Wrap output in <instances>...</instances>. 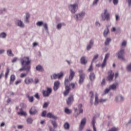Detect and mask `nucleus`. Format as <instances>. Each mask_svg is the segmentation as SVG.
I'll return each mask as SVG.
<instances>
[{"label": "nucleus", "mask_w": 131, "mask_h": 131, "mask_svg": "<svg viewBox=\"0 0 131 131\" xmlns=\"http://www.w3.org/2000/svg\"><path fill=\"white\" fill-rule=\"evenodd\" d=\"M48 106H49V103L45 102L43 105V108H47Z\"/></svg>", "instance_id": "nucleus-57"}, {"label": "nucleus", "mask_w": 131, "mask_h": 131, "mask_svg": "<svg viewBox=\"0 0 131 131\" xmlns=\"http://www.w3.org/2000/svg\"><path fill=\"white\" fill-rule=\"evenodd\" d=\"M52 93V88L47 87V90H43L42 91L43 97L47 98V97H50V95Z\"/></svg>", "instance_id": "nucleus-7"}, {"label": "nucleus", "mask_w": 131, "mask_h": 131, "mask_svg": "<svg viewBox=\"0 0 131 131\" xmlns=\"http://www.w3.org/2000/svg\"><path fill=\"white\" fill-rule=\"evenodd\" d=\"M101 18L102 21H110V14L108 13V10L104 9V13H101Z\"/></svg>", "instance_id": "nucleus-2"}, {"label": "nucleus", "mask_w": 131, "mask_h": 131, "mask_svg": "<svg viewBox=\"0 0 131 131\" xmlns=\"http://www.w3.org/2000/svg\"><path fill=\"white\" fill-rule=\"evenodd\" d=\"M126 69L128 71L131 72V63L127 67Z\"/></svg>", "instance_id": "nucleus-53"}, {"label": "nucleus", "mask_w": 131, "mask_h": 131, "mask_svg": "<svg viewBox=\"0 0 131 131\" xmlns=\"http://www.w3.org/2000/svg\"><path fill=\"white\" fill-rule=\"evenodd\" d=\"M27 98H28V101L30 103H33V102H34V98H33V96H30L29 95H27Z\"/></svg>", "instance_id": "nucleus-28"}, {"label": "nucleus", "mask_w": 131, "mask_h": 131, "mask_svg": "<svg viewBox=\"0 0 131 131\" xmlns=\"http://www.w3.org/2000/svg\"><path fill=\"white\" fill-rule=\"evenodd\" d=\"M74 101V97L73 95L71 94L68 98V99L67 100V104L68 106H71V104L72 103H73V101Z\"/></svg>", "instance_id": "nucleus-9"}, {"label": "nucleus", "mask_w": 131, "mask_h": 131, "mask_svg": "<svg viewBox=\"0 0 131 131\" xmlns=\"http://www.w3.org/2000/svg\"><path fill=\"white\" fill-rule=\"evenodd\" d=\"M79 84H82L83 83V81H84V79L85 78V74L83 73V71L80 70L79 71Z\"/></svg>", "instance_id": "nucleus-5"}, {"label": "nucleus", "mask_w": 131, "mask_h": 131, "mask_svg": "<svg viewBox=\"0 0 131 131\" xmlns=\"http://www.w3.org/2000/svg\"><path fill=\"white\" fill-rule=\"evenodd\" d=\"M92 70H93V62H91V64L89 68L88 69V71H89V72L92 71Z\"/></svg>", "instance_id": "nucleus-51"}, {"label": "nucleus", "mask_w": 131, "mask_h": 131, "mask_svg": "<svg viewBox=\"0 0 131 131\" xmlns=\"http://www.w3.org/2000/svg\"><path fill=\"white\" fill-rule=\"evenodd\" d=\"M10 73V69L9 68H7L6 69V72L5 73V78L7 79L8 78V75H9V74Z\"/></svg>", "instance_id": "nucleus-40"}, {"label": "nucleus", "mask_w": 131, "mask_h": 131, "mask_svg": "<svg viewBox=\"0 0 131 131\" xmlns=\"http://www.w3.org/2000/svg\"><path fill=\"white\" fill-rule=\"evenodd\" d=\"M106 62H107V61L103 60V62H102V63L101 64V67H102V68L105 67V66L106 65Z\"/></svg>", "instance_id": "nucleus-56"}, {"label": "nucleus", "mask_w": 131, "mask_h": 131, "mask_svg": "<svg viewBox=\"0 0 131 131\" xmlns=\"http://www.w3.org/2000/svg\"><path fill=\"white\" fill-rule=\"evenodd\" d=\"M82 113H83V110L82 108H80L79 110V113L77 114V115L75 116V117H77L79 114H81Z\"/></svg>", "instance_id": "nucleus-43"}, {"label": "nucleus", "mask_w": 131, "mask_h": 131, "mask_svg": "<svg viewBox=\"0 0 131 131\" xmlns=\"http://www.w3.org/2000/svg\"><path fill=\"white\" fill-rule=\"evenodd\" d=\"M74 75H75V73H74V71L72 70V69L70 70V74L69 76V80L71 81L72 79H73V78L74 77Z\"/></svg>", "instance_id": "nucleus-21"}, {"label": "nucleus", "mask_w": 131, "mask_h": 131, "mask_svg": "<svg viewBox=\"0 0 131 131\" xmlns=\"http://www.w3.org/2000/svg\"><path fill=\"white\" fill-rule=\"evenodd\" d=\"M42 117H46L47 116V111H44L41 113Z\"/></svg>", "instance_id": "nucleus-48"}, {"label": "nucleus", "mask_w": 131, "mask_h": 131, "mask_svg": "<svg viewBox=\"0 0 131 131\" xmlns=\"http://www.w3.org/2000/svg\"><path fill=\"white\" fill-rule=\"evenodd\" d=\"M108 33H109V29L107 28V29L104 30L103 32V36L104 37H107V35H108Z\"/></svg>", "instance_id": "nucleus-34"}, {"label": "nucleus", "mask_w": 131, "mask_h": 131, "mask_svg": "<svg viewBox=\"0 0 131 131\" xmlns=\"http://www.w3.org/2000/svg\"><path fill=\"white\" fill-rule=\"evenodd\" d=\"M63 24H58L56 27L57 29H58V30H60V29H61Z\"/></svg>", "instance_id": "nucleus-44"}, {"label": "nucleus", "mask_w": 131, "mask_h": 131, "mask_svg": "<svg viewBox=\"0 0 131 131\" xmlns=\"http://www.w3.org/2000/svg\"><path fill=\"white\" fill-rule=\"evenodd\" d=\"M128 3V8H130L131 7V0H126Z\"/></svg>", "instance_id": "nucleus-59"}, {"label": "nucleus", "mask_w": 131, "mask_h": 131, "mask_svg": "<svg viewBox=\"0 0 131 131\" xmlns=\"http://www.w3.org/2000/svg\"><path fill=\"white\" fill-rule=\"evenodd\" d=\"M99 103H100V101H99V98L98 97V95H97V94H96L95 95L94 105H95V106H97L98 105V104H99Z\"/></svg>", "instance_id": "nucleus-33"}, {"label": "nucleus", "mask_w": 131, "mask_h": 131, "mask_svg": "<svg viewBox=\"0 0 131 131\" xmlns=\"http://www.w3.org/2000/svg\"><path fill=\"white\" fill-rule=\"evenodd\" d=\"M78 9V5L75 3L71 5V12L72 14H75Z\"/></svg>", "instance_id": "nucleus-8"}, {"label": "nucleus", "mask_w": 131, "mask_h": 131, "mask_svg": "<svg viewBox=\"0 0 131 131\" xmlns=\"http://www.w3.org/2000/svg\"><path fill=\"white\" fill-rule=\"evenodd\" d=\"M85 123H86V119H85V118L82 119L80 122V124L79 125V130L81 131L83 129V127H84Z\"/></svg>", "instance_id": "nucleus-11"}, {"label": "nucleus", "mask_w": 131, "mask_h": 131, "mask_svg": "<svg viewBox=\"0 0 131 131\" xmlns=\"http://www.w3.org/2000/svg\"><path fill=\"white\" fill-rule=\"evenodd\" d=\"M105 84H106V81L105 80V78H103L102 79V82H101V85L102 86H104V85H105Z\"/></svg>", "instance_id": "nucleus-46"}, {"label": "nucleus", "mask_w": 131, "mask_h": 131, "mask_svg": "<svg viewBox=\"0 0 131 131\" xmlns=\"http://www.w3.org/2000/svg\"><path fill=\"white\" fill-rule=\"evenodd\" d=\"M70 128V124H69V123L66 122V129H69Z\"/></svg>", "instance_id": "nucleus-58"}, {"label": "nucleus", "mask_w": 131, "mask_h": 131, "mask_svg": "<svg viewBox=\"0 0 131 131\" xmlns=\"http://www.w3.org/2000/svg\"><path fill=\"white\" fill-rule=\"evenodd\" d=\"M116 130H117V128H112L111 129H110L107 131H116Z\"/></svg>", "instance_id": "nucleus-62"}, {"label": "nucleus", "mask_w": 131, "mask_h": 131, "mask_svg": "<svg viewBox=\"0 0 131 131\" xmlns=\"http://www.w3.org/2000/svg\"><path fill=\"white\" fill-rule=\"evenodd\" d=\"M7 53L9 57H14V54L12 53V50L11 49L7 50Z\"/></svg>", "instance_id": "nucleus-36"}, {"label": "nucleus", "mask_w": 131, "mask_h": 131, "mask_svg": "<svg viewBox=\"0 0 131 131\" xmlns=\"http://www.w3.org/2000/svg\"><path fill=\"white\" fill-rule=\"evenodd\" d=\"M115 99L116 102H123L124 101V97L121 95H119L116 97Z\"/></svg>", "instance_id": "nucleus-18"}, {"label": "nucleus", "mask_w": 131, "mask_h": 131, "mask_svg": "<svg viewBox=\"0 0 131 131\" xmlns=\"http://www.w3.org/2000/svg\"><path fill=\"white\" fill-rule=\"evenodd\" d=\"M95 25L97 27H101V24L99 21H96Z\"/></svg>", "instance_id": "nucleus-54"}, {"label": "nucleus", "mask_w": 131, "mask_h": 131, "mask_svg": "<svg viewBox=\"0 0 131 131\" xmlns=\"http://www.w3.org/2000/svg\"><path fill=\"white\" fill-rule=\"evenodd\" d=\"M70 86H72V89H74L75 88V84H74V83H72L70 84L69 86L68 85H66V96L69 94V92H70V90H71Z\"/></svg>", "instance_id": "nucleus-10"}, {"label": "nucleus", "mask_w": 131, "mask_h": 131, "mask_svg": "<svg viewBox=\"0 0 131 131\" xmlns=\"http://www.w3.org/2000/svg\"><path fill=\"white\" fill-rule=\"evenodd\" d=\"M33 82V79L30 77H27L25 79V83L26 84H30Z\"/></svg>", "instance_id": "nucleus-17"}, {"label": "nucleus", "mask_w": 131, "mask_h": 131, "mask_svg": "<svg viewBox=\"0 0 131 131\" xmlns=\"http://www.w3.org/2000/svg\"><path fill=\"white\" fill-rule=\"evenodd\" d=\"M7 37V33L6 32H2L0 33V38L5 39Z\"/></svg>", "instance_id": "nucleus-35"}, {"label": "nucleus", "mask_w": 131, "mask_h": 131, "mask_svg": "<svg viewBox=\"0 0 131 131\" xmlns=\"http://www.w3.org/2000/svg\"><path fill=\"white\" fill-rule=\"evenodd\" d=\"M113 77H114V73L111 71L110 74L107 76V79L108 81H112L113 80Z\"/></svg>", "instance_id": "nucleus-23"}, {"label": "nucleus", "mask_w": 131, "mask_h": 131, "mask_svg": "<svg viewBox=\"0 0 131 131\" xmlns=\"http://www.w3.org/2000/svg\"><path fill=\"white\" fill-rule=\"evenodd\" d=\"M93 46H94V40L91 39L90 40L89 44L87 45L86 50L90 51L91 49L93 47Z\"/></svg>", "instance_id": "nucleus-15"}, {"label": "nucleus", "mask_w": 131, "mask_h": 131, "mask_svg": "<svg viewBox=\"0 0 131 131\" xmlns=\"http://www.w3.org/2000/svg\"><path fill=\"white\" fill-rule=\"evenodd\" d=\"M21 66H31L29 65L31 63V60L29 57H24L20 59Z\"/></svg>", "instance_id": "nucleus-1"}, {"label": "nucleus", "mask_w": 131, "mask_h": 131, "mask_svg": "<svg viewBox=\"0 0 131 131\" xmlns=\"http://www.w3.org/2000/svg\"><path fill=\"white\" fill-rule=\"evenodd\" d=\"M51 123L52 125H53L54 128H56V127H57L58 125H57V123H56L55 121H51Z\"/></svg>", "instance_id": "nucleus-41"}, {"label": "nucleus", "mask_w": 131, "mask_h": 131, "mask_svg": "<svg viewBox=\"0 0 131 131\" xmlns=\"http://www.w3.org/2000/svg\"><path fill=\"white\" fill-rule=\"evenodd\" d=\"M99 57V54H96L94 57L93 59H92V63H93L94 61H95V60H97V59H98V58Z\"/></svg>", "instance_id": "nucleus-45"}, {"label": "nucleus", "mask_w": 131, "mask_h": 131, "mask_svg": "<svg viewBox=\"0 0 131 131\" xmlns=\"http://www.w3.org/2000/svg\"><path fill=\"white\" fill-rule=\"evenodd\" d=\"M34 80H35V82H34L35 84H37V83H38V82H39V80H38V78H35Z\"/></svg>", "instance_id": "nucleus-61"}, {"label": "nucleus", "mask_w": 131, "mask_h": 131, "mask_svg": "<svg viewBox=\"0 0 131 131\" xmlns=\"http://www.w3.org/2000/svg\"><path fill=\"white\" fill-rule=\"evenodd\" d=\"M96 123V117L94 116L92 120V124L93 125V128L94 131H97V129L96 128V126L95 125Z\"/></svg>", "instance_id": "nucleus-19"}, {"label": "nucleus", "mask_w": 131, "mask_h": 131, "mask_svg": "<svg viewBox=\"0 0 131 131\" xmlns=\"http://www.w3.org/2000/svg\"><path fill=\"white\" fill-rule=\"evenodd\" d=\"M72 113V110H70L68 108V107H66V114H68L70 115Z\"/></svg>", "instance_id": "nucleus-39"}, {"label": "nucleus", "mask_w": 131, "mask_h": 131, "mask_svg": "<svg viewBox=\"0 0 131 131\" xmlns=\"http://www.w3.org/2000/svg\"><path fill=\"white\" fill-rule=\"evenodd\" d=\"M18 61V57H14L13 59L11 60L12 63H16Z\"/></svg>", "instance_id": "nucleus-50"}, {"label": "nucleus", "mask_w": 131, "mask_h": 131, "mask_svg": "<svg viewBox=\"0 0 131 131\" xmlns=\"http://www.w3.org/2000/svg\"><path fill=\"white\" fill-rule=\"evenodd\" d=\"M37 71H43V68L41 65L39 64L36 67Z\"/></svg>", "instance_id": "nucleus-32"}, {"label": "nucleus", "mask_w": 131, "mask_h": 131, "mask_svg": "<svg viewBox=\"0 0 131 131\" xmlns=\"http://www.w3.org/2000/svg\"><path fill=\"white\" fill-rule=\"evenodd\" d=\"M43 27L45 30H46L47 32H49V28L48 27V24L47 23H44L43 24Z\"/></svg>", "instance_id": "nucleus-38"}, {"label": "nucleus", "mask_w": 131, "mask_h": 131, "mask_svg": "<svg viewBox=\"0 0 131 131\" xmlns=\"http://www.w3.org/2000/svg\"><path fill=\"white\" fill-rule=\"evenodd\" d=\"M16 80V76L15 75L13 74L11 75L10 76V80L9 82V84H13L14 83V82Z\"/></svg>", "instance_id": "nucleus-22"}, {"label": "nucleus", "mask_w": 131, "mask_h": 131, "mask_svg": "<svg viewBox=\"0 0 131 131\" xmlns=\"http://www.w3.org/2000/svg\"><path fill=\"white\" fill-rule=\"evenodd\" d=\"M15 24L20 28H24L25 27V25L23 23V21L21 19H17L15 23Z\"/></svg>", "instance_id": "nucleus-12"}, {"label": "nucleus", "mask_w": 131, "mask_h": 131, "mask_svg": "<svg viewBox=\"0 0 131 131\" xmlns=\"http://www.w3.org/2000/svg\"><path fill=\"white\" fill-rule=\"evenodd\" d=\"M5 12H7V9L6 8H3V9L0 10V15H2V14H4Z\"/></svg>", "instance_id": "nucleus-47"}, {"label": "nucleus", "mask_w": 131, "mask_h": 131, "mask_svg": "<svg viewBox=\"0 0 131 131\" xmlns=\"http://www.w3.org/2000/svg\"><path fill=\"white\" fill-rule=\"evenodd\" d=\"M84 17H85V11H82L74 15V18L77 21H82Z\"/></svg>", "instance_id": "nucleus-3"}, {"label": "nucleus", "mask_w": 131, "mask_h": 131, "mask_svg": "<svg viewBox=\"0 0 131 131\" xmlns=\"http://www.w3.org/2000/svg\"><path fill=\"white\" fill-rule=\"evenodd\" d=\"M117 58L124 61V49H121L117 53Z\"/></svg>", "instance_id": "nucleus-6"}, {"label": "nucleus", "mask_w": 131, "mask_h": 131, "mask_svg": "<svg viewBox=\"0 0 131 131\" xmlns=\"http://www.w3.org/2000/svg\"><path fill=\"white\" fill-rule=\"evenodd\" d=\"M64 76V73L63 72H60L57 74H53L52 75L50 76L51 80H55L58 78V79H61L62 77Z\"/></svg>", "instance_id": "nucleus-4"}, {"label": "nucleus", "mask_w": 131, "mask_h": 131, "mask_svg": "<svg viewBox=\"0 0 131 131\" xmlns=\"http://www.w3.org/2000/svg\"><path fill=\"white\" fill-rule=\"evenodd\" d=\"M19 111L20 112L17 113L18 115H21V116H26L27 115L26 112H24L23 108H20Z\"/></svg>", "instance_id": "nucleus-26"}, {"label": "nucleus", "mask_w": 131, "mask_h": 131, "mask_svg": "<svg viewBox=\"0 0 131 131\" xmlns=\"http://www.w3.org/2000/svg\"><path fill=\"white\" fill-rule=\"evenodd\" d=\"M109 56H110V53H107L105 54L104 60L105 61H107V59L109 58Z\"/></svg>", "instance_id": "nucleus-49"}, {"label": "nucleus", "mask_w": 131, "mask_h": 131, "mask_svg": "<svg viewBox=\"0 0 131 131\" xmlns=\"http://www.w3.org/2000/svg\"><path fill=\"white\" fill-rule=\"evenodd\" d=\"M34 97L35 98H36V99H37V100H39V95H38V93H36L34 95Z\"/></svg>", "instance_id": "nucleus-60"}, {"label": "nucleus", "mask_w": 131, "mask_h": 131, "mask_svg": "<svg viewBox=\"0 0 131 131\" xmlns=\"http://www.w3.org/2000/svg\"><path fill=\"white\" fill-rule=\"evenodd\" d=\"M22 66V68H20L19 70V71H23V70H25L26 72H29V71H30V69H31V66H26L25 65Z\"/></svg>", "instance_id": "nucleus-13"}, {"label": "nucleus", "mask_w": 131, "mask_h": 131, "mask_svg": "<svg viewBox=\"0 0 131 131\" xmlns=\"http://www.w3.org/2000/svg\"><path fill=\"white\" fill-rule=\"evenodd\" d=\"M90 95H91L90 103H91V105H93V104L94 103V93L93 92V91H91L90 92Z\"/></svg>", "instance_id": "nucleus-31"}, {"label": "nucleus", "mask_w": 131, "mask_h": 131, "mask_svg": "<svg viewBox=\"0 0 131 131\" xmlns=\"http://www.w3.org/2000/svg\"><path fill=\"white\" fill-rule=\"evenodd\" d=\"M59 86H60V81H55L54 83V86H53V90L54 91H58V89H59Z\"/></svg>", "instance_id": "nucleus-16"}, {"label": "nucleus", "mask_w": 131, "mask_h": 131, "mask_svg": "<svg viewBox=\"0 0 131 131\" xmlns=\"http://www.w3.org/2000/svg\"><path fill=\"white\" fill-rule=\"evenodd\" d=\"M43 21H39L36 23L37 26H42V25H43Z\"/></svg>", "instance_id": "nucleus-42"}, {"label": "nucleus", "mask_w": 131, "mask_h": 131, "mask_svg": "<svg viewBox=\"0 0 131 131\" xmlns=\"http://www.w3.org/2000/svg\"><path fill=\"white\" fill-rule=\"evenodd\" d=\"M25 17V23H27L28 24V23H29V18H30V14H29V12H27Z\"/></svg>", "instance_id": "nucleus-25"}, {"label": "nucleus", "mask_w": 131, "mask_h": 131, "mask_svg": "<svg viewBox=\"0 0 131 131\" xmlns=\"http://www.w3.org/2000/svg\"><path fill=\"white\" fill-rule=\"evenodd\" d=\"M29 113L31 115H35L37 113V110L35 106H32L29 111Z\"/></svg>", "instance_id": "nucleus-14"}, {"label": "nucleus", "mask_w": 131, "mask_h": 131, "mask_svg": "<svg viewBox=\"0 0 131 131\" xmlns=\"http://www.w3.org/2000/svg\"><path fill=\"white\" fill-rule=\"evenodd\" d=\"M114 5H117L118 4V0H113Z\"/></svg>", "instance_id": "nucleus-63"}, {"label": "nucleus", "mask_w": 131, "mask_h": 131, "mask_svg": "<svg viewBox=\"0 0 131 131\" xmlns=\"http://www.w3.org/2000/svg\"><path fill=\"white\" fill-rule=\"evenodd\" d=\"M110 42H111V38H106L105 41L104 42V46L105 47H107V46H109V45H110Z\"/></svg>", "instance_id": "nucleus-29"}, {"label": "nucleus", "mask_w": 131, "mask_h": 131, "mask_svg": "<svg viewBox=\"0 0 131 131\" xmlns=\"http://www.w3.org/2000/svg\"><path fill=\"white\" fill-rule=\"evenodd\" d=\"M98 3H99V0H94L93 3V6H97Z\"/></svg>", "instance_id": "nucleus-52"}, {"label": "nucleus", "mask_w": 131, "mask_h": 131, "mask_svg": "<svg viewBox=\"0 0 131 131\" xmlns=\"http://www.w3.org/2000/svg\"><path fill=\"white\" fill-rule=\"evenodd\" d=\"M27 122L28 124H32V122H33V119L30 117L28 118L27 119Z\"/></svg>", "instance_id": "nucleus-37"}, {"label": "nucleus", "mask_w": 131, "mask_h": 131, "mask_svg": "<svg viewBox=\"0 0 131 131\" xmlns=\"http://www.w3.org/2000/svg\"><path fill=\"white\" fill-rule=\"evenodd\" d=\"M109 88L111 90H112V91H115V90H116V89L117 88V84L116 83H114V84L111 85L109 86Z\"/></svg>", "instance_id": "nucleus-30"}, {"label": "nucleus", "mask_w": 131, "mask_h": 131, "mask_svg": "<svg viewBox=\"0 0 131 131\" xmlns=\"http://www.w3.org/2000/svg\"><path fill=\"white\" fill-rule=\"evenodd\" d=\"M89 79L91 81H94L96 79V75L93 72H91L89 75Z\"/></svg>", "instance_id": "nucleus-24"}, {"label": "nucleus", "mask_w": 131, "mask_h": 131, "mask_svg": "<svg viewBox=\"0 0 131 131\" xmlns=\"http://www.w3.org/2000/svg\"><path fill=\"white\" fill-rule=\"evenodd\" d=\"M49 128L50 131H55V129H54V128H53L51 126H49Z\"/></svg>", "instance_id": "nucleus-64"}, {"label": "nucleus", "mask_w": 131, "mask_h": 131, "mask_svg": "<svg viewBox=\"0 0 131 131\" xmlns=\"http://www.w3.org/2000/svg\"><path fill=\"white\" fill-rule=\"evenodd\" d=\"M46 116L48 118H52L53 119H57L58 118L55 115L52 114V113H48Z\"/></svg>", "instance_id": "nucleus-20"}, {"label": "nucleus", "mask_w": 131, "mask_h": 131, "mask_svg": "<svg viewBox=\"0 0 131 131\" xmlns=\"http://www.w3.org/2000/svg\"><path fill=\"white\" fill-rule=\"evenodd\" d=\"M80 62L81 64H82L83 65H85L88 63V60L85 59V57L83 56L80 58Z\"/></svg>", "instance_id": "nucleus-27"}, {"label": "nucleus", "mask_w": 131, "mask_h": 131, "mask_svg": "<svg viewBox=\"0 0 131 131\" xmlns=\"http://www.w3.org/2000/svg\"><path fill=\"white\" fill-rule=\"evenodd\" d=\"M110 88H107L104 90V94H108L110 92Z\"/></svg>", "instance_id": "nucleus-55"}]
</instances>
